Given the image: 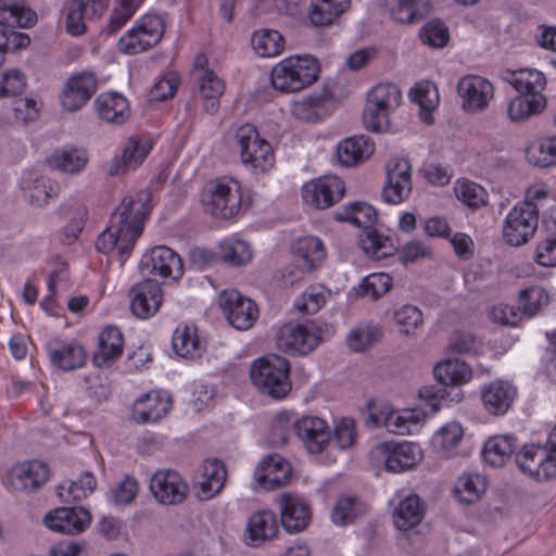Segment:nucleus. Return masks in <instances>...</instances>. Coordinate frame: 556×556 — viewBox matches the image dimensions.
<instances>
[{
  "label": "nucleus",
  "instance_id": "1",
  "mask_svg": "<svg viewBox=\"0 0 556 556\" xmlns=\"http://www.w3.org/2000/svg\"><path fill=\"white\" fill-rule=\"evenodd\" d=\"M150 211L151 193L148 190L125 197L112 214L110 225L98 236L97 250L103 254L116 251L123 265L142 233Z\"/></svg>",
  "mask_w": 556,
  "mask_h": 556
},
{
  "label": "nucleus",
  "instance_id": "2",
  "mask_svg": "<svg viewBox=\"0 0 556 556\" xmlns=\"http://www.w3.org/2000/svg\"><path fill=\"white\" fill-rule=\"evenodd\" d=\"M320 67L312 55H292L278 62L271 70V86L281 92H299L319 76Z\"/></svg>",
  "mask_w": 556,
  "mask_h": 556
},
{
  "label": "nucleus",
  "instance_id": "3",
  "mask_svg": "<svg viewBox=\"0 0 556 556\" xmlns=\"http://www.w3.org/2000/svg\"><path fill=\"white\" fill-rule=\"evenodd\" d=\"M290 364L277 354H268L255 359L250 368L253 384L273 399H283L291 391L289 379Z\"/></svg>",
  "mask_w": 556,
  "mask_h": 556
},
{
  "label": "nucleus",
  "instance_id": "4",
  "mask_svg": "<svg viewBox=\"0 0 556 556\" xmlns=\"http://www.w3.org/2000/svg\"><path fill=\"white\" fill-rule=\"evenodd\" d=\"M402 100L399 87L391 83L375 85L367 92L363 112V123L367 130L386 131L389 127L390 114L400 105Z\"/></svg>",
  "mask_w": 556,
  "mask_h": 556
},
{
  "label": "nucleus",
  "instance_id": "5",
  "mask_svg": "<svg viewBox=\"0 0 556 556\" xmlns=\"http://www.w3.org/2000/svg\"><path fill=\"white\" fill-rule=\"evenodd\" d=\"M235 140L240 161L247 169L264 173L274 167L275 155L271 144L260 136L255 126H239L235 132Z\"/></svg>",
  "mask_w": 556,
  "mask_h": 556
},
{
  "label": "nucleus",
  "instance_id": "6",
  "mask_svg": "<svg viewBox=\"0 0 556 556\" xmlns=\"http://www.w3.org/2000/svg\"><path fill=\"white\" fill-rule=\"evenodd\" d=\"M164 28V21L160 15L146 14L118 39L117 49L128 55L144 52L161 41Z\"/></svg>",
  "mask_w": 556,
  "mask_h": 556
},
{
  "label": "nucleus",
  "instance_id": "7",
  "mask_svg": "<svg viewBox=\"0 0 556 556\" xmlns=\"http://www.w3.org/2000/svg\"><path fill=\"white\" fill-rule=\"evenodd\" d=\"M518 467L529 477L544 481L556 473V425L551 431L546 447L526 445L517 456Z\"/></svg>",
  "mask_w": 556,
  "mask_h": 556
},
{
  "label": "nucleus",
  "instance_id": "8",
  "mask_svg": "<svg viewBox=\"0 0 556 556\" xmlns=\"http://www.w3.org/2000/svg\"><path fill=\"white\" fill-rule=\"evenodd\" d=\"M321 341V329L314 323H288L276 333V346L292 356H304L314 351Z\"/></svg>",
  "mask_w": 556,
  "mask_h": 556
},
{
  "label": "nucleus",
  "instance_id": "9",
  "mask_svg": "<svg viewBox=\"0 0 556 556\" xmlns=\"http://www.w3.org/2000/svg\"><path fill=\"white\" fill-rule=\"evenodd\" d=\"M370 457L376 463H382L390 472H403L414 468L424 457L419 444L409 441L382 442L372 447Z\"/></svg>",
  "mask_w": 556,
  "mask_h": 556
},
{
  "label": "nucleus",
  "instance_id": "10",
  "mask_svg": "<svg viewBox=\"0 0 556 556\" xmlns=\"http://www.w3.org/2000/svg\"><path fill=\"white\" fill-rule=\"evenodd\" d=\"M217 305L228 324L237 330H249L258 318L257 304L236 289L222 291Z\"/></svg>",
  "mask_w": 556,
  "mask_h": 556
},
{
  "label": "nucleus",
  "instance_id": "11",
  "mask_svg": "<svg viewBox=\"0 0 556 556\" xmlns=\"http://www.w3.org/2000/svg\"><path fill=\"white\" fill-rule=\"evenodd\" d=\"M460 109L470 115L480 114L488 110L494 99L493 84L480 75H466L456 86Z\"/></svg>",
  "mask_w": 556,
  "mask_h": 556
},
{
  "label": "nucleus",
  "instance_id": "12",
  "mask_svg": "<svg viewBox=\"0 0 556 556\" xmlns=\"http://www.w3.org/2000/svg\"><path fill=\"white\" fill-rule=\"evenodd\" d=\"M150 492L154 500L165 506L182 504L189 493V485L174 469H157L150 478Z\"/></svg>",
  "mask_w": 556,
  "mask_h": 556
},
{
  "label": "nucleus",
  "instance_id": "13",
  "mask_svg": "<svg viewBox=\"0 0 556 556\" xmlns=\"http://www.w3.org/2000/svg\"><path fill=\"white\" fill-rule=\"evenodd\" d=\"M139 268L142 274L179 280L184 275L180 256L170 248L156 245L148 250L141 257Z\"/></svg>",
  "mask_w": 556,
  "mask_h": 556
},
{
  "label": "nucleus",
  "instance_id": "14",
  "mask_svg": "<svg viewBox=\"0 0 556 556\" xmlns=\"http://www.w3.org/2000/svg\"><path fill=\"white\" fill-rule=\"evenodd\" d=\"M538 223V211L518 203L508 212L504 220V239L513 247L525 244L533 237Z\"/></svg>",
  "mask_w": 556,
  "mask_h": 556
},
{
  "label": "nucleus",
  "instance_id": "15",
  "mask_svg": "<svg viewBox=\"0 0 556 556\" xmlns=\"http://www.w3.org/2000/svg\"><path fill=\"white\" fill-rule=\"evenodd\" d=\"M152 149L150 138L135 135L128 137L121 147V154L116 155L108 165L109 176H122L138 168Z\"/></svg>",
  "mask_w": 556,
  "mask_h": 556
},
{
  "label": "nucleus",
  "instance_id": "16",
  "mask_svg": "<svg viewBox=\"0 0 556 556\" xmlns=\"http://www.w3.org/2000/svg\"><path fill=\"white\" fill-rule=\"evenodd\" d=\"M376 427H384L389 432L399 435H410L419 431L424 414L414 409H395L383 405L370 414Z\"/></svg>",
  "mask_w": 556,
  "mask_h": 556
},
{
  "label": "nucleus",
  "instance_id": "17",
  "mask_svg": "<svg viewBox=\"0 0 556 556\" xmlns=\"http://www.w3.org/2000/svg\"><path fill=\"white\" fill-rule=\"evenodd\" d=\"M386 182L382 198L390 204H400L412 192V166L406 159L395 157L386 165Z\"/></svg>",
  "mask_w": 556,
  "mask_h": 556
},
{
  "label": "nucleus",
  "instance_id": "18",
  "mask_svg": "<svg viewBox=\"0 0 556 556\" xmlns=\"http://www.w3.org/2000/svg\"><path fill=\"white\" fill-rule=\"evenodd\" d=\"M241 188L231 177L217 178L211 187V215L220 219H230L241 207Z\"/></svg>",
  "mask_w": 556,
  "mask_h": 556
},
{
  "label": "nucleus",
  "instance_id": "19",
  "mask_svg": "<svg viewBox=\"0 0 556 556\" xmlns=\"http://www.w3.org/2000/svg\"><path fill=\"white\" fill-rule=\"evenodd\" d=\"M332 93L326 86L314 89L308 94L295 98L290 103L291 115L303 123H318L328 115Z\"/></svg>",
  "mask_w": 556,
  "mask_h": 556
},
{
  "label": "nucleus",
  "instance_id": "20",
  "mask_svg": "<svg viewBox=\"0 0 556 556\" xmlns=\"http://www.w3.org/2000/svg\"><path fill=\"white\" fill-rule=\"evenodd\" d=\"M45 526L58 533L75 535L84 532L91 523L90 513L81 507H59L43 518Z\"/></svg>",
  "mask_w": 556,
  "mask_h": 556
},
{
  "label": "nucleus",
  "instance_id": "21",
  "mask_svg": "<svg viewBox=\"0 0 556 556\" xmlns=\"http://www.w3.org/2000/svg\"><path fill=\"white\" fill-rule=\"evenodd\" d=\"M344 193V182L337 176H325L303 185V201L316 208H327Z\"/></svg>",
  "mask_w": 556,
  "mask_h": 556
},
{
  "label": "nucleus",
  "instance_id": "22",
  "mask_svg": "<svg viewBox=\"0 0 556 556\" xmlns=\"http://www.w3.org/2000/svg\"><path fill=\"white\" fill-rule=\"evenodd\" d=\"M293 429L311 454L321 453L331 442L327 422L316 416H303L292 422Z\"/></svg>",
  "mask_w": 556,
  "mask_h": 556
},
{
  "label": "nucleus",
  "instance_id": "23",
  "mask_svg": "<svg viewBox=\"0 0 556 556\" xmlns=\"http://www.w3.org/2000/svg\"><path fill=\"white\" fill-rule=\"evenodd\" d=\"M129 294L130 309L141 319L155 315L163 302V291L155 279H144L136 283Z\"/></svg>",
  "mask_w": 556,
  "mask_h": 556
},
{
  "label": "nucleus",
  "instance_id": "24",
  "mask_svg": "<svg viewBox=\"0 0 556 556\" xmlns=\"http://www.w3.org/2000/svg\"><path fill=\"white\" fill-rule=\"evenodd\" d=\"M97 90V81L92 74L80 73L72 76L64 85L61 103L64 110L75 112L80 110Z\"/></svg>",
  "mask_w": 556,
  "mask_h": 556
},
{
  "label": "nucleus",
  "instance_id": "25",
  "mask_svg": "<svg viewBox=\"0 0 556 556\" xmlns=\"http://www.w3.org/2000/svg\"><path fill=\"white\" fill-rule=\"evenodd\" d=\"M517 396V388L506 380H495L481 389L484 409L493 416H503L511 407Z\"/></svg>",
  "mask_w": 556,
  "mask_h": 556
},
{
  "label": "nucleus",
  "instance_id": "26",
  "mask_svg": "<svg viewBox=\"0 0 556 556\" xmlns=\"http://www.w3.org/2000/svg\"><path fill=\"white\" fill-rule=\"evenodd\" d=\"M291 476L289 463L281 456L274 454L262 459L255 468L254 479L257 485L265 490H273L285 485Z\"/></svg>",
  "mask_w": 556,
  "mask_h": 556
},
{
  "label": "nucleus",
  "instance_id": "27",
  "mask_svg": "<svg viewBox=\"0 0 556 556\" xmlns=\"http://www.w3.org/2000/svg\"><path fill=\"white\" fill-rule=\"evenodd\" d=\"M170 397L163 391H150L132 406V419L138 424L155 422L170 410Z\"/></svg>",
  "mask_w": 556,
  "mask_h": 556
},
{
  "label": "nucleus",
  "instance_id": "28",
  "mask_svg": "<svg viewBox=\"0 0 556 556\" xmlns=\"http://www.w3.org/2000/svg\"><path fill=\"white\" fill-rule=\"evenodd\" d=\"M49 479V468L41 462H28L14 466L9 472V483L17 491L31 492Z\"/></svg>",
  "mask_w": 556,
  "mask_h": 556
},
{
  "label": "nucleus",
  "instance_id": "29",
  "mask_svg": "<svg viewBox=\"0 0 556 556\" xmlns=\"http://www.w3.org/2000/svg\"><path fill=\"white\" fill-rule=\"evenodd\" d=\"M47 352L51 364L65 371L80 368L86 362L85 350L76 341L52 339L47 344Z\"/></svg>",
  "mask_w": 556,
  "mask_h": 556
},
{
  "label": "nucleus",
  "instance_id": "30",
  "mask_svg": "<svg viewBox=\"0 0 556 556\" xmlns=\"http://www.w3.org/2000/svg\"><path fill=\"white\" fill-rule=\"evenodd\" d=\"M281 525L288 532L304 530L311 519V510L304 500L292 494H282L278 498Z\"/></svg>",
  "mask_w": 556,
  "mask_h": 556
},
{
  "label": "nucleus",
  "instance_id": "31",
  "mask_svg": "<svg viewBox=\"0 0 556 556\" xmlns=\"http://www.w3.org/2000/svg\"><path fill=\"white\" fill-rule=\"evenodd\" d=\"M278 529V521L273 511L258 510L248 519L244 542L251 547H260L266 541L274 539Z\"/></svg>",
  "mask_w": 556,
  "mask_h": 556
},
{
  "label": "nucleus",
  "instance_id": "32",
  "mask_svg": "<svg viewBox=\"0 0 556 556\" xmlns=\"http://www.w3.org/2000/svg\"><path fill=\"white\" fill-rule=\"evenodd\" d=\"M391 503L394 505L393 523L399 530L413 529L422 520L425 510L416 494H396Z\"/></svg>",
  "mask_w": 556,
  "mask_h": 556
},
{
  "label": "nucleus",
  "instance_id": "33",
  "mask_svg": "<svg viewBox=\"0 0 556 556\" xmlns=\"http://www.w3.org/2000/svg\"><path fill=\"white\" fill-rule=\"evenodd\" d=\"M20 187L36 205H43L49 199L59 193V185L36 169H26L22 173Z\"/></svg>",
  "mask_w": 556,
  "mask_h": 556
},
{
  "label": "nucleus",
  "instance_id": "34",
  "mask_svg": "<svg viewBox=\"0 0 556 556\" xmlns=\"http://www.w3.org/2000/svg\"><path fill=\"white\" fill-rule=\"evenodd\" d=\"M464 439V428L458 421H448L434 431L430 445L435 454L442 458H453Z\"/></svg>",
  "mask_w": 556,
  "mask_h": 556
},
{
  "label": "nucleus",
  "instance_id": "35",
  "mask_svg": "<svg viewBox=\"0 0 556 556\" xmlns=\"http://www.w3.org/2000/svg\"><path fill=\"white\" fill-rule=\"evenodd\" d=\"M98 117L109 124L122 125L129 118L127 99L117 92H103L94 100Z\"/></svg>",
  "mask_w": 556,
  "mask_h": 556
},
{
  "label": "nucleus",
  "instance_id": "36",
  "mask_svg": "<svg viewBox=\"0 0 556 556\" xmlns=\"http://www.w3.org/2000/svg\"><path fill=\"white\" fill-rule=\"evenodd\" d=\"M390 16L401 24H415L433 10L431 0H387Z\"/></svg>",
  "mask_w": 556,
  "mask_h": 556
},
{
  "label": "nucleus",
  "instance_id": "37",
  "mask_svg": "<svg viewBox=\"0 0 556 556\" xmlns=\"http://www.w3.org/2000/svg\"><path fill=\"white\" fill-rule=\"evenodd\" d=\"M374 151L375 144L366 136H353L341 140L337 146L338 161L346 167L364 162Z\"/></svg>",
  "mask_w": 556,
  "mask_h": 556
},
{
  "label": "nucleus",
  "instance_id": "38",
  "mask_svg": "<svg viewBox=\"0 0 556 556\" xmlns=\"http://www.w3.org/2000/svg\"><path fill=\"white\" fill-rule=\"evenodd\" d=\"M518 447L517 439L510 434L490 437L483 444L482 456L492 467L505 466Z\"/></svg>",
  "mask_w": 556,
  "mask_h": 556
},
{
  "label": "nucleus",
  "instance_id": "39",
  "mask_svg": "<svg viewBox=\"0 0 556 556\" xmlns=\"http://www.w3.org/2000/svg\"><path fill=\"white\" fill-rule=\"evenodd\" d=\"M124 340L122 332L114 326L105 327L99 334L98 350L93 355L97 366H108L123 354Z\"/></svg>",
  "mask_w": 556,
  "mask_h": 556
},
{
  "label": "nucleus",
  "instance_id": "40",
  "mask_svg": "<svg viewBox=\"0 0 556 556\" xmlns=\"http://www.w3.org/2000/svg\"><path fill=\"white\" fill-rule=\"evenodd\" d=\"M37 21V14L25 0H0V25L27 28Z\"/></svg>",
  "mask_w": 556,
  "mask_h": 556
},
{
  "label": "nucleus",
  "instance_id": "41",
  "mask_svg": "<svg viewBox=\"0 0 556 556\" xmlns=\"http://www.w3.org/2000/svg\"><path fill=\"white\" fill-rule=\"evenodd\" d=\"M504 79L516 91L529 97H533L534 94H542L541 92L546 85L544 74L535 68L507 71L504 74Z\"/></svg>",
  "mask_w": 556,
  "mask_h": 556
},
{
  "label": "nucleus",
  "instance_id": "42",
  "mask_svg": "<svg viewBox=\"0 0 556 556\" xmlns=\"http://www.w3.org/2000/svg\"><path fill=\"white\" fill-rule=\"evenodd\" d=\"M433 375L444 386H462L470 381L473 371L466 362L458 358H447L434 366Z\"/></svg>",
  "mask_w": 556,
  "mask_h": 556
},
{
  "label": "nucleus",
  "instance_id": "43",
  "mask_svg": "<svg viewBox=\"0 0 556 556\" xmlns=\"http://www.w3.org/2000/svg\"><path fill=\"white\" fill-rule=\"evenodd\" d=\"M87 163V151L78 148L55 150L47 159L50 168L71 175L83 172Z\"/></svg>",
  "mask_w": 556,
  "mask_h": 556
},
{
  "label": "nucleus",
  "instance_id": "44",
  "mask_svg": "<svg viewBox=\"0 0 556 556\" xmlns=\"http://www.w3.org/2000/svg\"><path fill=\"white\" fill-rule=\"evenodd\" d=\"M217 257L231 266H243L252 261L253 250L248 241L230 236L219 242Z\"/></svg>",
  "mask_w": 556,
  "mask_h": 556
},
{
  "label": "nucleus",
  "instance_id": "45",
  "mask_svg": "<svg viewBox=\"0 0 556 556\" xmlns=\"http://www.w3.org/2000/svg\"><path fill=\"white\" fill-rule=\"evenodd\" d=\"M326 257L324 243L317 237L300 238L294 244V261L304 266V270H312L320 265Z\"/></svg>",
  "mask_w": 556,
  "mask_h": 556
},
{
  "label": "nucleus",
  "instance_id": "46",
  "mask_svg": "<svg viewBox=\"0 0 556 556\" xmlns=\"http://www.w3.org/2000/svg\"><path fill=\"white\" fill-rule=\"evenodd\" d=\"M172 346L175 353L180 357H199L202 349L200 346L197 327L187 324L178 325L172 337Z\"/></svg>",
  "mask_w": 556,
  "mask_h": 556
},
{
  "label": "nucleus",
  "instance_id": "47",
  "mask_svg": "<svg viewBox=\"0 0 556 556\" xmlns=\"http://www.w3.org/2000/svg\"><path fill=\"white\" fill-rule=\"evenodd\" d=\"M530 164L545 168L556 164V135L544 136L533 140L526 150Z\"/></svg>",
  "mask_w": 556,
  "mask_h": 556
},
{
  "label": "nucleus",
  "instance_id": "48",
  "mask_svg": "<svg viewBox=\"0 0 556 556\" xmlns=\"http://www.w3.org/2000/svg\"><path fill=\"white\" fill-rule=\"evenodd\" d=\"M251 47L261 58H275L283 52L285 39L279 31L263 28L252 34Z\"/></svg>",
  "mask_w": 556,
  "mask_h": 556
},
{
  "label": "nucleus",
  "instance_id": "49",
  "mask_svg": "<svg viewBox=\"0 0 556 556\" xmlns=\"http://www.w3.org/2000/svg\"><path fill=\"white\" fill-rule=\"evenodd\" d=\"M97 481L91 472H85L78 479L64 482L58 488V496L65 503L81 501L96 489Z\"/></svg>",
  "mask_w": 556,
  "mask_h": 556
},
{
  "label": "nucleus",
  "instance_id": "50",
  "mask_svg": "<svg viewBox=\"0 0 556 556\" xmlns=\"http://www.w3.org/2000/svg\"><path fill=\"white\" fill-rule=\"evenodd\" d=\"M545 103L543 94H534L533 97L520 94L510 101L507 114L510 121L522 122L532 114L541 112Z\"/></svg>",
  "mask_w": 556,
  "mask_h": 556
},
{
  "label": "nucleus",
  "instance_id": "51",
  "mask_svg": "<svg viewBox=\"0 0 556 556\" xmlns=\"http://www.w3.org/2000/svg\"><path fill=\"white\" fill-rule=\"evenodd\" d=\"M336 219L349 222L358 228L368 229L375 224L377 213L371 205L364 202H355L350 203L342 212H338Z\"/></svg>",
  "mask_w": 556,
  "mask_h": 556
},
{
  "label": "nucleus",
  "instance_id": "52",
  "mask_svg": "<svg viewBox=\"0 0 556 556\" xmlns=\"http://www.w3.org/2000/svg\"><path fill=\"white\" fill-rule=\"evenodd\" d=\"M486 490V479L479 473L462 475L455 485L458 500L466 504L477 502Z\"/></svg>",
  "mask_w": 556,
  "mask_h": 556
},
{
  "label": "nucleus",
  "instance_id": "53",
  "mask_svg": "<svg viewBox=\"0 0 556 556\" xmlns=\"http://www.w3.org/2000/svg\"><path fill=\"white\" fill-rule=\"evenodd\" d=\"M350 5V0H318L309 13L312 23L316 26L331 24Z\"/></svg>",
  "mask_w": 556,
  "mask_h": 556
},
{
  "label": "nucleus",
  "instance_id": "54",
  "mask_svg": "<svg viewBox=\"0 0 556 556\" xmlns=\"http://www.w3.org/2000/svg\"><path fill=\"white\" fill-rule=\"evenodd\" d=\"M409 97L422 110L424 121L430 123V112L438 106L440 100L435 86L429 81L417 83L410 89Z\"/></svg>",
  "mask_w": 556,
  "mask_h": 556
},
{
  "label": "nucleus",
  "instance_id": "55",
  "mask_svg": "<svg viewBox=\"0 0 556 556\" xmlns=\"http://www.w3.org/2000/svg\"><path fill=\"white\" fill-rule=\"evenodd\" d=\"M549 295L545 289L534 286L519 292L518 303L521 316L533 317L548 305Z\"/></svg>",
  "mask_w": 556,
  "mask_h": 556
},
{
  "label": "nucleus",
  "instance_id": "56",
  "mask_svg": "<svg viewBox=\"0 0 556 556\" xmlns=\"http://www.w3.org/2000/svg\"><path fill=\"white\" fill-rule=\"evenodd\" d=\"M143 0H115L104 31L113 35L122 29L135 15Z\"/></svg>",
  "mask_w": 556,
  "mask_h": 556
},
{
  "label": "nucleus",
  "instance_id": "57",
  "mask_svg": "<svg viewBox=\"0 0 556 556\" xmlns=\"http://www.w3.org/2000/svg\"><path fill=\"white\" fill-rule=\"evenodd\" d=\"M381 337L378 326L371 324L359 325L346 336V344L354 352H364L372 346Z\"/></svg>",
  "mask_w": 556,
  "mask_h": 556
},
{
  "label": "nucleus",
  "instance_id": "58",
  "mask_svg": "<svg viewBox=\"0 0 556 556\" xmlns=\"http://www.w3.org/2000/svg\"><path fill=\"white\" fill-rule=\"evenodd\" d=\"M364 513V505L353 496L338 498L331 511V520L337 526H345Z\"/></svg>",
  "mask_w": 556,
  "mask_h": 556
},
{
  "label": "nucleus",
  "instance_id": "59",
  "mask_svg": "<svg viewBox=\"0 0 556 556\" xmlns=\"http://www.w3.org/2000/svg\"><path fill=\"white\" fill-rule=\"evenodd\" d=\"M359 244L368 256L375 258L384 257L391 252L389 238L371 228L365 229Z\"/></svg>",
  "mask_w": 556,
  "mask_h": 556
},
{
  "label": "nucleus",
  "instance_id": "60",
  "mask_svg": "<svg viewBox=\"0 0 556 556\" xmlns=\"http://www.w3.org/2000/svg\"><path fill=\"white\" fill-rule=\"evenodd\" d=\"M456 198L469 207L477 208L486 202V192L478 184L469 180H457L454 185Z\"/></svg>",
  "mask_w": 556,
  "mask_h": 556
},
{
  "label": "nucleus",
  "instance_id": "61",
  "mask_svg": "<svg viewBox=\"0 0 556 556\" xmlns=\"http://www.w3.org/2000/svg\"><path fill=\"white\" fill-rule=\"evenodd\" d=\"M394 320L399 331L405 336H412L424 323L422 313L413 305H404L395 311Z\"/></svg>",
  "mask_w": 556,
  "mask_h": 556
},
{
  "label": "nucleus",
  "instance_id": "62",
  "mask_svg": "<svg viewBox=\"0 0 556 556\" xmlns=\"http://www.w3.org/2000/svg\"><path fill=\"white\" fill-rule=\"evenodd\" d=\"M392 286V278L386 273H372L365 277L361 283V293L371 300L386 294Z\"/></svg>",
  "mask_w": 556,
  "mask_h": 556
},
{
  "label": "nucleus",
  "instance_id": "63",
  "mask_svg": "<svg viewBox=\"0 0 556 556\" xmlns=\"http://www.w3.org/2000/svg\"><path fill=\"white\" fill-rule=\"evenodd\" d=\"M450 38L447 26L440 20L428 22L420 30V39L425 45L443 48Z\"/></svg>",
  "mask_w": 556,
  "mask_h": 556
},
{
  "label": "nucleus",
  "instance_id": "64",
  "mask_svg": "<svg viewBox=\"0 0 556 556\" xmlns=\"http://www.w3.org/2000/svg\"><path fill=\"white\" fill-rule=\"evenodd\" d=\"M26 87V76L20 70L10 68L0 73V97L20 94Z\"/></svg>",
  "mask_w": 556,
  "mask_h": 556
}]
</instances>
